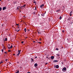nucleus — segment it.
<instances>
[{
	"label": "nucleus",
	"mask_w": 73,
	"mask_h": 73,
	"mask_svg": "<svg viewBox=\"0 0 73 73\" xmlns=\"http://www.w3.org/2000/svg\"><path fill=\"white\" fill-rule=\"evenodd\" d=\"M17 25H18V26H19V24H17Z\"/></svg>",
	"instance_id": "obj_45"
},
{
	"label": "nucleus",
	"mask_w": 73,
	"mask_h": 73,
	"mask_svg": "<svg viewBox=\"0 0 73 73\" xmlns=\"http://www.w3.org/2000/svg\"><path fill=\"white\" fill-rule=\"evenodd\" d=\"M38 42V43H39V44H41V42Z\"/></svg>",
	"instance_id": "obj_35"
},
{
	"label": "nucleus",
	"mask_w": 73,
	"mask_h": 73,
	"mask_svg": "<svg viewBox=\"0 0 73 73\" xmlns=\"http://www.w3.org/2000/svg\"><path fill=\"white\" fill-rule=\"evenodd\" d=\"M56 50H58V48H56Z\"/></svg>",
	"instance_id": "obj_22"
},
{
	"label": "nucleus",
	"mask_w": 73,
	"mask_h": 73,
	"mask_svg": "<svg viewBox=\"0 0 73 73\" xmlns=\"http://www.w3.org/2000/svg\"><path fill=\"white\" fill-rule=\"evenodd\" d=\"M31 61L32 62H33V61H34V59H33V58H31Z\"/></svg>",
	"instance_id": "obj_8"
},
{
	"label": "nucleus",
	"mask_w": 73,
	"mask_h": 73,
	"mask_svg": "<svg viewBox=\"0 0 73 73\" xmlns=\"http://www.w3.org/2000/svg\"><path fill=\"white\" fill-rule=\"evenodd\" d=\"M27 30V29H26V28H25L24 29V31L25 32H26V30Z\"/></svg>",
	"instance_id": "obj_15"
},
{
	"label": "nucleus",
	"mask_w": 73,
	"mask_h": 73,
	"mask_svg": "<svg viewBox=\"0 0 73 73\" xmlns=\"http://www.w3.org/2000/svg\"><path fill=\"white\" fill-rule=\"evenodd\" d=\"M38 64H34V66L35 67H36V66H37Z\"/></svg>",
	"instance_id": "obj_5"
},
{
	"label": "nucleus",
	"mask_w": 73,
	"mask_h": 73,
	"mask_svg": "<svg viewBox=\"0 0 73 73\" xmlns=\"http://www.w3.org/2000/svg\"><path fill=\"white\" fill-rule=\"evenodd\" d=\"M60 11V9L57 10V11H56V12H59Z\"/></svg>",
	"instance_id": "obj_10"
},
{
	"label": "nucleus",
	"mask_w": 73,
	"mask_h": 73,
	"mask_svg": "<svg viewBox=\"0 0 73 73\" xmlns=\"http://www.w3.org/2000/svg\"><path fill=\"white\" fill-rule=\"evenodd\" d=\"M60 20H61L62 19V17H60V18H59Z\"/></svg>",
	"instance_id": "obj_21"
},
{
	"label": "nucleus",
	"mask_w": 73,
	"mask_h": 73,
	"mask_svg": "<svg viewBox=\"0 0 73 73\" xmlns=\"http://www.w3.org/2000/svg\"><path fill=\"white\" fill-rule=\"evenodd\" d=\"M66 71V67H64L62 69V71Z\"/></svg>",
	"instance_id": "obj_2"
},
{
	"label": "nucleus",
	"mask_w": 73,
	"mask_h": 73,
	"mask_svg": "<svg viewBox=\"0 0 73 73\" xmlns=\"http://www.w3.org/2000/svg\"><path fill=\"white\" fill-rule=\"evenodd\" d=\"M54 56H52L51 57V59H54Z\"/></svg>",
	"instance_id": "obj_4"
},
{
	"label": "nucleus",
	"mask_w": 73,
	"mask_h": 73,
	"mask_svg": "<svg viewBox=\"0 0 73 73\" xmlns=\"http://www.w3.org/2000/svg\"><path fill=\"white\" fill-rule=\"evenodd\" d=\"M46 64H48V63H47V62L45 64H46Z\"/></svg>",
	"instance_id": "obj_43"
},
{
	"label": "nucleus",
	"mask_w": 73,
	"mask_h": 73,
	"mask_svg": "<svg viewBox=\"0 0 73 73\" xmlns=\"http://www.w3.org/2000/svg\"><path fill=\"white\" fill-rule=\"evenodd\" d=\"M56 56H60V55L59 54H56Z\"/></svg>",
	"instance_id": "obj_19"
},
{
	"label": "nucleus",
	"mask_w": 73,
	"mask_h": 73,
	"mask_svg": "<svg viewBox=\"0 0 73 73\" xmlns=\"http://www.w3.org/2000/svg\"><path fill=\"white\" fill-rule=\"evenodd\" d=\"M1 9H2V8L1 7H0V11H1Z\"/></svg>",
	"instance_id": "obj_18"
},
{
	"label": "nucleus",
	"mask_w": 73,
	"mask_h": 73,
	"mask_svg": "<svg viewBox=\"0 0 73 73\" xmlns=\"http://www.w3.org/2000/svg\"><path fill=\"white\" fill-rule=\"evenodd\" d=\"M33 42L34 43H35V42H35V41H34Z\"/></svg>",
	"instance_id": "obj_42"
},
{
	"label": "nucleus",
	"mask_w": 73,
	"mask_h": 73,
	"mask_svg": "<svg viewBox=\"0 0 73 73\" xmlns=\"http://www.w3.org/2000/svg\"><path fill=\"white\" fill-rule=\"evenodd\" d=\"M58 62V60H54V62Z\"/></svg>",
	"instance_id": "obj_7"
},
{
	"label": "nucleus",
	"mask_w": 73,
	"mask_h": 73,
	"mask_svg": "<svg viewBox=\"0 0 73 73\" xmlns=\"http://www.w3.org/2000/svg\"><path fill=\"white\" fill-rule=\"evenodd\" d=\"M46 58H48V57L46 56Z\"/></svg>",
	"instance_id": "obj_50"
},
{
	"label": "nucleus",
	"mask_w": 73,
	"mask_h": 73,
	"mask_svg": "<svg viewBox=\"0 0 73 73\" xmlns=\"http://www.w3.org/2000/svg\"><path fill=\"white\" fill-rule=\"evenodd\" d=\"M13 56H15V54H13Z\"/></svg>",
	"instance_id": "obj_46"
},
{
	"label": "nucleus",
	"mask_w": 73,
	"mask_h": 73,
	"mask_svg": "<svg viewBox=\"0 0 73 73\" xmlns=\"http://www.w3.org/2000/svg\"><path fill=\"white\" fill-rule=\"evenodd\" d=\"M44 5L42 4L40 6V7L41 8L43 7H44Z\"/></svg>",
	"instance_id": "obj_6"
},
{
	"label": "nucleus",
	"mask_w": 73,
	"mask_h": 73,
	"mask_svg": "<svg viewBox=\"0 0 73 73\" xmlns=\"http://www.w3.org/2000/svg\"><path fill=\"white\" fill-rule=\"evenodd\" d=\"M36 11H35V12H33V15H35V14H36Z\"/></svg>",
	"instance_id": "obj_13"
},
{
	"label": "nucleus",
	"mask_w": 73,
	"mask_h": 73,
	"mask_svg": "<svg viewBox=\"0 0 73 73\" xmlns=\"http://www.w3.org/2000/svg\"><path fill=\"white\" fill-rule=\"evenodd\" d=\"M24 42V41H22V42H21V44H23Z\"/></svg>",
	"instance_id": "obj_30"
},
{
	"label": "nucleus",
	"mask_w": 73,
	"mask_h": 73,
	"mask_svg": "<svg viewBox=\"0 0 73 73\" xmlns=\"http://www.w3.org/2000/svg\"><path fill=\"white\" fill-rule=\"evenodd\" d=\"M20 51H21V50H20L19 51L18 50V52H20Z\"/></svg>",
	"instance_id": "obj_39"
},
{
	"label": "nucleus",
	"mask_w": 73,
	"mask_h": 73,
	"mask_svg": "<svg viewBox=\"0 0 73 73\" xmlns=\"http://www.w3.org/2000/svg\"><path fill=\"white\" fill-rule=\"evenodd\" d=\"M56 73H58V72H56Z\"/></svg>",
	"instance_id": "obj_55"
},
{
	"label": "nucleus",
	"mask_w": 73,
	"mask_h": 73,
	"mask_svg": "<svg viewBox=\"0 0 73 73\" xmlns=\"http://www.w3.org/2000/svg\"><path fill=\"white\" fill-rule=\"evenodd\" d=\"M27 73H31V72H28Z\"/></svg>",
	"instance_id": "obj_49"
},
{
	"label": "nucleus",
	"mask_w": 73,
	"mask_h": 73,
	"mask_svg": "<svg viewBox=\"0 0 73 73\" xmlns=\"http://www.w3.org/2000/svg\"><path fill=\"white\" fill-rule=\"evenodd\" d=\"M20 52H19V53L16 55V56H19V55L20 54Z\"/></svg>",
	"instance_id": "obj_9"
},
{
	"label": "nucleus",
	"mask_w": 73,
	"mask_h": 73,
	"mask_svg": "<svg viewBox=\"0 0 73 73\" xmlns=\"http://www.w3.org/2000/svg\"><path fill=\"white\" fill-rule=\"evenodd\" d=\"M34 73H37L36 72H34Z\"/></svg>",
	"instance_id": "obj_51"
},
{
	"label": "nucleus",
	"mask_w": 73,
	"mask_h": 73,
	"mask_svg": "<svg viewBox=\"0 0 73 73\" xmlns=\"http://www.w3.org/2000/svg\"><path fill=\"white\" fill-rule=\"evenodd\" d=\"M8 49H11V48L10 47H8Z\"/></svg>",
	"instance_id": "obj_16"
},
{
	"label": "nucleus",
	"mask_w": 73,
	"mask_h": 73,
	"mask_svg": "<svg viewBox=\"0 0 73 73\" xmlns=\"http://www.w3.org/2000/svg\"><path fill=\"white\" fill-rule=\"evenodd\" d=\"M62 32L64 33V31L63 30L62 31Z\"/></svg>",
	"instance_id": "obj_40"
},
{
	"label": "nucleus",
	"mask_w": 73,
	"mask_h": 73,
	"mask_svg": "<svg viewBox=\"0 0 73 73\" xmlns=\"http://www.w3.org/2000/svg\"><path fill=\"white\" fill-rule=\"evenodd\" d=\"M9 46H11V45H10V44H8V45Z\"/></svg>",
	"instance_id": "obj_29"
},
{
	"label": "nucleus",
	"mask_w": 73,
	"mask_h": 73,
	"mask_svg": "<svg viewBox=\"0 0 73 73\" xmlns=\"http://www.w3.org/2000/svg\"><path fill=\"white\" fill-rule=\"evenodd\" d=\"M3 50V49H2L1 50L2 52H4V50Z\"/></svg>",
	"instance_id": "obj_31"
},
{
	"label": "nucleus",
	"mask_w": 73,
	"mask_h": 73,
	"mask_svg": "<svg viewBox=\"0 0 73 73\" xmlns=\"http://www.w3.org/2000/svg\"><path fill=\"white\" fill-rule=\"evenodd\" d=\"M70 16H72V14L71 13H70Z\"/></svg>",
	"instance_id": "obj_32"
},
{
	"label": "nucleus",
	"mask_w": 73,
	"mask_h": 73,
	"mask_svg": "<svg viewBox=\"0 0 73 73\" xmlns=\"http://www.w3.org/2000/svg\"><path fill=\"white\" fill-rule=\"evenodd\" d=\"M5 41H7V38H5Z\"/></svg>",
	"instance_id": "obj_14"
},
{
	"label": "nucleus",
	"mask_w": 73,
	"mask_h": 73,
	"mask_svg": "<svg viewBox=\"0 0 73 73\" xmlns=\"http://www.w3.org/2000/svg\"><path fill=\"white\" fill-rule=\"evenodd\" d=\"M25 6H26V5H23V7H25Z\"/></svg>",
	"instance_id": "obj_20"
},
{
	"label": "nucleus",
	"mask_w": 73,
	"mask_h": 73,
	"mask_svg": "<svg viewBox=\"0 0 73 73\" xmlns=\"http://www.w3.org/2000/svg\"><path fill=\"white\" fill-rule=\"evenodd\" d=\"M8 48V47H9V46H7Z\"/></svg>",
	"instance_id": "obj_48"
},
{
	"label": "nucleus",
	"mask_w": 73,
	"mask_h": 73,
	"mask_svg": "<svg viewBox=\"0 0 73 73\" xmlns=\"http://www.w3.org/2000/svg\"><path fill=\"white\" fill-rule=\"evenodd\" d=\"M18 28H19V27H18Z\"/></svg>",
	"instance_id": "obj_52"
},
{
	"label": "nucleus",
	"mask_w": 73,
	"mask_h": 73,
	"mask_svg": "<svg viewBox=\"0 0 73 73\" xmlns=\"http://www.w3.org/2000/svg\"><path fill=\"white\" fill-rule=\"evenodd\" d=\"M16 31H17V30H15Z\"/></svg>",
	"instance_id": "obj_56"
},
{
	"label": "nucleus",
	"mask_w": 73,
	"mask_h": 73,
	"mask_svg": "<svg viewBox=\"0 0 73 73\" xmlns=\"http://www.w3.org/2000/svg\"><path fill=\"white\" fill-rule=\"evenodd\" d=\"M9 64H11V62H9Z\"/></svg>",
	"instance_id": "obj_41"
},
{
	"label": "nucleus",
	"mask_w": 73,
	"mask_h": 73,
	"mask_svg": "<svg viewBox=\"0 0 73 73\" xmlns=\"http://www.w3.org/2000/svg\"><path fill=\"white\" fill-rule=\"evenodd\" d=\"M28 31H29V29L28 30Z\"/></svg>",
	"instance_id": "obj_53"
},
{
	"label": "nucleus",
	"mask_w": 73,
	"mask_h": 73,
	"mask_svg": "<svg viewBox=\"0 0 73 73\" xmlns=\"http://www.w3.org/2000/svg\"><path fill=\"white\" fill-rule=\"evenodd\" d=\"M19 73V71H17V72H15V73Z\"/></svg>",
	"instance_id": "obj_24"
},
{
	"label": "nucleus",
	"mask_w": 73,
	"mask_h": 73,
	"mask_svg": "<svg viewBox=\"0 0 73 73\" xmlns=\"http://www.w3.org/2000/svg\"><path fill=\"white\" fill-rule=\"evenodd\" d=\"M17 63H19V62H17Z\"/></svg>",
	"instance_id": "obj_54"
},
{
	"label": "nucleus",
	"mask_w": 73,
	"mask_h": 73,
	"mask_svg": "<svg viewBox=\"0 0 73 73\" xmlns=\"http://www.w3.org/2000/svg\"><path fill=\"white\" fill-rule=\"evenodd\" d=\"M10 47L11 48H12L13 47V46H12V45Z\"/></svg>",
	"instance_id": "obj_23"
},
{
	"label": "nucleus",
	"mask_w": 73,
	"mask_h": 73,
	"mask_svg": "<svg viewBox=\"0 0 73 73\" xmlns=\"http://www.w3.org/2000/svg\"><path fill=\"white\" fill-rule=\"evenodd\" d=\"M20 31V29L19 30H18V31H17V32H19V31Z\"/></svg>",
	"instance_id": "obj_34"
},
{
	"label": "nucleus",
	"mask_w": 73,
	"mask_h": 73,
	"mask_svg": "<svg viewBox=\"0 0 73 73\" xmlns=\"http://www.w3.org/2000/svg\"><path fill=\"white\" fill-rule=\"evenodd\" d=\"M23 6H22L20 7V8H21V9H22V8H23Z\"/></svg>",
	"instance_id": "obj_17"
},
{
	"label": "nucleus",
	"mask_w": 73,
	"mask_h": 73,
	"mask_svg": "<svg viewBox=\"0 0 73 73\" xmlns=\"http://www.w3.org/2000/svg\"><path fill=\"white\" fill-rule=\"evenodd\" d=\"M54 67L55 68H56V69H58L59 68V66H58V65H56H56H54Z\"/></svg>",
	"instance_id": "obj_1"
},
{
	"label": "nucleus",
	"mask_w": 73,
	"mask_h": 73,
	"mask_svg": "<svg viewBox=\"0 0 73 73\" xmlns=\"http://www.w3.org/2000/svg\"><path fill=\"white\" fill-rule=\"evenodd\" d=\"M1 0H0V1H1Z\"/></svg>",
	"instance_id": "obj_58"
},
{
	"label": "nucleus",
	"mask_w": 73,
	"mask_h": 73,
	"mask_svg": "<svg viewBox=\"0 0 73 73\" xmlns=\"http://www.w3.org/2000/svg\"><path fill=\"white\" fill-rule=\"evenodd\" d=\"M27 38V37H26V38Z\"/></svg>",
	"instance_id": "obj_59"
},
{
	"label": "nucleus",
	"mask_w": 73,
	"mask_h": 73,
	"mask_svg": "<svg viewBox=\"0 0 73 73\" xmlns=\"http://www.w3.org/2000/svg\"><path fill=\"white\" fill-rule=\"evenodd\" d=\"M8 51V52H11V50H9Z\"/></svg>",
	"instance_id": "obj_36"
},
{
	"label": "nucleus",
	"mask_w": 73,
	"mask_h": 73,
	"mask_svg": "<svg viewBox=\"0 0 73 73\" xmlns=\"http://www.w3.org/2000/svg\"><path fill=\"white\" fill-rule=\"evenodd\" d=\"M33 3H35V4H36V1H34Z\"/></svg>",
	"instance_id": "obj_27"
},
{
	"label": "nucleus",
	"mask_w": 73,
	"mask_h": 73,
	"mask_svg": "<svg viewBox=\"0 0 73 73\" xmlns=\"http://www.w3.org/2000/svg\"><path fill=\"white\" fill-rule=\"evenodd\" d=\"M7 60H8V59H6V60H5V61H6V62H7Z\"/></svg>",
	"instance_id": "obj_37"
},
{
	"label": "nucleus",
	"mask_w": 73,
	"mask_h": 73,
	"mask_svg": "<svg viewBox=\"0 0 73 73\" xmlns=\"http://www.w3.org/2000/svg\"><path fill=\"white\" fill-rule=\"evenodd\" d=\"M41 15L42 16H44L45 14H41Z\"/></svg>",
	"instance_id": "obj_11"
},
{
	"label": "nucleus",
	"mask_w": 73,
	"mask_h": 73,
	"mask_svg": "<svg viewBox=\"0 0 73 73\" xmlns=\"http://www.w3.org/2000/svg\"><path fill=\"white\" fill-rule=\"evenodd\" d=\"M5 54H7V52H5Z\"/></svg>",
	"instance_id": "obj_38"
},
{
	"label": "nucleus",
	"mask_w": 73,
	"mask_h": 73,
	"mask_svg": "<svg viewBox=\"0 0 73 73\" xmlns=\"http://www.w3.org/2000/svg\"><path fill=\"white\" fill-rule=\"evenodd\" d=\"M33 9L36 11L37 10V8H36V7H35V9Z\"/></svg>",
	"instance_id": "obj_12"
},
{
	"label": "nucleus",
	"mask_w": 73,
	"mask_h": 73,
	"mask_svg": "<svg viewBox=\"0 0 73 73\" xmlns=\"http://www.w3.org/2000/svg\"><path fill=\"white\" fill-rule=\"evenodd\" d=\"M3 61H1V62L0 63V64H1V63H3Z\"/></svg>",
	"instance_id": "obj_25"
},
{
	"label": "nucleus",
	"mask_w": 73,
	"mask_h": 73,
	"mask_svg": "<svg viewBox=\"0 0 73 73\" xmlns=\"http://www.w3.org/2000/svg\"><path fill=\"white\" fill-rule=\"evenodd\" d=\"M6 8H7V7H3V11H4V10H5V9H6Z\"/></svg>",
	"instance_id": "obj_3"
},
{
	"label": "nucleus",
	"mask_w": 73,
	"mask_h": 73,
	"mask_svg": "<svg viewBox=\"0 0 73 73\" xmlns=\"http://www.w3.org/2000/svg\"><path fill=\"white\" fill-rule=\"evenodd\" d=\"M72 11H71V12H70V13H72Z\"/></svg>",
	"instance_id": "obj_47"
},
{
	"label": "nucleus",
	"mask_w": 73,
	"mask_h": 73,
	"mask_svg": "<svg viewBox=\"0 0 73 73\" xmlns=\"http://www.w3.org/2000/svg\"><path fill=\"white\" fill-rule=\"evenodd\" d=\"M20 8V7H17V9H19Z\"/></svg>",
	"instance_id": "obj_26"
},
{
	"label": "nucleus",
	"mask_w": 73,
	"mask_h": 73,
	"mask_svg": "<svg viewBox=\"0 0 73 73\" xmlns=\"http://www.w3.org/2000/svg\"><path fill=\"white\" fill-rule=\"evenodd\" d=\"M62 48H63V47H62Z\"/></svg>",
	"instance_id": "obj_57"
},
{
	"label": "nucleus",
	"mask_w": 73,
	"mask_h": 73,
	"mask_svg": "<svg viewBox=\"0 0 73 73\" xmlns=\"http://www.w3.org/2000/svg\"><path fill=\"white\" fill-rule=\"evenodd\" d=\"M37 58V56H36L35 57V58Z\"/></svg>",
	"instance_id": "obj_33"
},
{
	"label": "nucleus",
	"mask_w": 73,
	"mask_h": 73,
	"mask_svg": "<svg viewBox=\"0 0 73 73\" xmlns=\"http://www.w3.org/2000/svg\"><path fill=\"white\" fill-rule=\"evenodd\" d=\"M38 16H40V14H38Z\"/></svg>",
	"instance_id": "obj_44"
},
{
	"label": "nucleus",
	"mask_w": 73,
	"mask_h": 73,
	"mask_svg": "<svg viewBox=\"0 0 73 73\" xmlns=\"http://www.w3.org/2000/svg\"><path fill=\"white\" fill-rule=\"evenodd\" d=\"M38 34L39 33V34H41V33H39V32L38 31Z\"/></svg>",
	"instance_id": "obj_28"
}]
</instances>
